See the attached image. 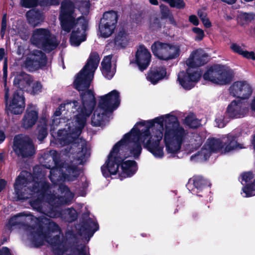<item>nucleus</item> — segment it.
<instances>
[{"instance_id":"obj_4","label":"nucleus","mask_w":255,"mask_h":255,"mask_svg":"<svg viewBox=\"0 0 255 255\" xmlns=\"http://www.w3.org/2000/svg\"><path fill=\"white\" fill-rule=\"evenodd\" d=\"M46 222L47 231L43 232L40 226L34 227H28L26 230L27 235L32 244L36 247L42 245L44 242L50 245L55 255H89L88 248L84 245H77V239L72 231H68L65 237L60 238L61 231L59 227L47 219Z\"/></svg>"},{"instance_id":"obj_24","label":"nucleus","mask_w":255,"mask_h":255,"mask_svg":"<svg viewBox=\"0 0 255 255\" xmlns=\"http://www.w3.org/2000/svg\"><path fill=\"white\" fill-rule=\"evenodd\" d=\"M26 17L29 23L34 27L38 26L44 19L42 14L34 9L29 10L26 13Z\"/></svg>"},{"instance_id":"obj_2","label":"nucleus","mask_w":255,"mask_h":255,"mask_svg":"<svg viewBox=\"0 0 255 255\" xmlns=\"http://www.w3.org/2000/svg\"><path fill=\"white\" fill-rule=\"evenodd\" d=\"M59 155L55 150L44 153L40 158L42 166L33 168L34 175L22 171L16 179L14 190L19 199L33 198L30 204L33 209L51 218L61 217L71 222L77 217L74 209L62 211L58 206L70 203L74 196L61 181H73L80 171L68 163L59 164Z\"/></svg>"},{"instance_id":"obj_34","label":"nucleus","mask_w":255,"mask_h":255,"mask_svg":"<svg viewBox=\"0 0 255 255\" xmlns=\"http://www.w3.org/2000/svg\"><path fill=\"white\" fill-rule=\"evenodd\" d=\"M244 197H249L255 195V180L251 184H247L242 189Z\"/></svg>"},{"instance_id":"obj_48","label":"nucleus","mask_w":255,"mask_h":255,"mask_svg":"<svg viewBox=\"0 0 255 255\" xmlns=\"http://www.w3.org/2000/svg\"><path fill=\"white\" fill-rule=\"evenodd\" d=\"M198 15L201 18V19H203L204 18L206 17V13L203 10H200L198 12Z\"/></svg>"},{"instance_id":"obj_51","label":"nucleus","mask_w":255,"mask_h":255,"mask_svg":"<svg viewBox=\"0 0 255 255\" xmlns=\"http://www.w3.org/2000/svg\"><path fill=\"white\" fill-rule=\"evenodd\" d=\"M144 17V16L143 15L139 14V17H137L135 20H136V22L138 23H143L144 22V20H143Z\"/></svg>"},{"instance_id":"obj_5","label":"nucleus","mask_w":255,"mask_h":255,"mask_svg":"<svg viewBox=\"0 0 255 255\" xmlns=\"http://www.w3.org/2000/svg\"><path fill=\"white\" fill-rule=\"evenodd\" d=\"M90 5L89 1L87 0H76L74 3L65 0L61 3L59 16L62 31L66 33L72 30L70 42L73 46H78L86 40L87 21L79 14H87Z\"/></svg>"},{"instance_id":"obj_21","label":"nucleus","mask_w":255,"mask_h":255,"mask_svg":"<svg viewBox=\"0 0 255 255\" xmlns=\"http://www.w3.org/2000/svg\"><path fill=\"white\" fill-rule=\"evenodd\" d=\"M110 114L99 104L92 117L91 124L93 126L100 127L108 120V115Z\"/></svg>"},{"instance_id":"obj_31","label":"nucleus","mask_w":255,"mask_h":255,"mask_svg":"<svg viewBox=\"0 0 255 255\" xmlns=\"http://www.w3.org/2000/svg\"><path fill=\"white\" fill-rule=\"evenodd\" d=\"M116 27L100 22L99 31L102 37L107 38L111 36L114 32Z\"/></svg>"},{"instance_id":"obj_10","label":"nucleus","mask_w":255,"mask_h":255,"mask_svg":"<svg viewBox=\"0 0 255 255\" xmlns=\"http://www.w3.org/2000/svg\"><path fill=\"white\" fill-rule=\"evenodd\" d=\"M151 50L158 59L168 61L178 57L180 55V45L172 44L160 41L155 42L151 46Z\"/></svg>"},{"instance_id":"obj_44","label":"nucleus","mask_w":255,"mask_h":255,"mask_svg":"<svg viewBox=\"0 0 255 255\" xmlns=\"http://www.w3.org/2000/svg\"><path fill=\"white\" fill-rule=\"evenodd\" d=\"M0 255H11L9 249L6 247H3L0 250Z\"/></svg>"},{"instance_id":"obj_50","label":"nucleus","mask_w":255,"mask_h":255,"mask_svg":"<svg viewBox=\"0 0 255 255\" xmlns=\"http://www.w3.org/2000/svg\"><path fill=\"white\" fill-rule=\"evenodd\" d=\"M250 107L252 110L255 112V95L253 97L250 104Z\"/></svg>"},{"instance_id":"obj_33","label":"nucleus","mask_w":255,"mask_h":255,"mask_svg":"<svg viewBox=\"0 0 255 255\" xmlns=\"http://www.w3.org/2000/svg\"><path fill=\"white\" fill-rule=\"evenodd\" d=\"M205 181L202 177L196 176L189 180L187 186L189 188L190 186L193 184L196 188L199 189L202 188L205 185Z\"/></svg>"},{"instance_id":"obj_7","label":"nucleus","mask_w":255,"mask_h":255,"mask_svg":"<svg viewBox=\"0 0 255 255\" xmlns=\"http://www.w3.org/2000/svg\"><path fill=\"white\" fill-rule=\"evenodd\" d=\"M208 55L201 49L192 52L186 60V64L188 68L186 72H180L178 75L179 84L185 90H190L194 87L199 80L201 73L195 67L205 64L208 60Z\"/></svg>"},{"instance_id":"obj_47","label":"nucleus","mask_w":255,"mask_h":255,"mask_svg":"<svg viewBox=\"0 0 255 255\" xmlns=\"http://www.w3.org/2000/svg\"><path fill=\"white\" fill-rule=\"evenodd\" d=\"M201 20L205 27L208 28L211 27V23L207 17L202 19Z\"/></svg>"},{"instance_id":"obj_11","label":"nucleus","mask_w":255,"mask_h":255,"mask_svg":"<svg viewBox=\"0 0 255 255\" xmlns=\"http://www.w3.org/2000/svg\"><path fill=\"white\" fill-rule=\"evenodd\" d=\"M13 84L16 89H20L33 95L42 91L41 83L38 81H33L29 75L23 72L16 75Z\"/></svg>"},{"instance_id":"obj_45","label":"nucleus","mask_w":255,"mask_h":255,"mask_svg":"<svg viewBox=\"0 0 255 255\" xmlns=\"http://www.w3.org/2000/svg\"><path fill=\"white\" fill-rule=\"evenodd\" d=\"M159 22L158 19L156 18H153V23H151L150 25V26L151 28H152L153 29H155L157 28H158L159 26Z\"/></svg>"},{"instance_id":"obj_27","label":"nucleus","mask_w":255,"mask_h":255,"mask_svg":"<svg viewBox=\"0 0 255 255\" xmlns=\"http://www.w3.org/2000/svg\"><path fill=\"white\" fill-rule=\"evenodd\" d=\"M48 124L46 117L43 116L40 120L39 123L36 128L37 138L42 140L47 135Z\"/></svg>"},{"instance_id":"obj_12","label":"nucleus","mask_w":255,"mask_h":255,"mask_svg":"<svg viewBox=\"0 0 255 255\" xmlns=\"http://www.w3.org/2000/svg\"><path fill=\"white\" fill-rule=\"evenodd\" d=\"M13 150L19 156L27 157L35 154V149L31 139L26 136L18 135L14 137Z\"/></svg>"},{"instance_id":"obj_52","label":"nucleus","mask_w":255,"mask_h":255,"mask_svg":"<svg viewBox=\"0 0 255 255\" xmlns=\"http://www.w3.org/2000/svg\"><path fill=\"white\" fill-rule=\"evenodd\" d=\"M160 8L161 11L162 13L166 14L167 13V12L168 11V8L164 5H161L160 6Z\"/></svg>"},{"instance_id":"obj_39","label":"nucleus","mask_w":255,"mask_h":255,"mask_svg":"<svg viewBox=\"0 0 255 255\" xmlns=\"http://www.w3.org/2000/svg\"><path fill=\"white\" fill-rule=\"evenodd\" d=\"M231 48L234 52H236L240 55L243 54L245 50L240 45L235 43H233L231 45Z\"/></svg>"},{"instance_id":"obj_43","label":"nucleus","mask_w":255,"mask_h":255,"mask_svg":"<svg viewBox=\"0 0 255 255\" xmlns=\"http://www.w3.org/2000/svg\"><path fill=\"white\" fill-rule=\"evenodd\" d=\"M189 21L195 25H197L199 23L197 17L194 15H191L189 17Z\"/></svg>"},{"instance_id":"obj_28","label":"nucleus","mask_w":255,"mask_h":255,"mask_svg":"<svg viewBox=\"0 0 255 255\" xmlns=\"http://www.w3.org/2000/svg\"><path fill=\"white\" fill-rule=\"evenodd\" d=\"M42 4L56 5L59 4V0H39ZM38 0H21L20 3L23 7L29 8L37 5Z\"/></svg>"},{"instance_id":"obj_40","label":"nucleus","mask_w":255,"mask_h":255,"mask_svg":"<svg viewBox=\"0 0 255 255\" xmlns=\"http://www.w3.org/2000/svg\"><path fill=\"white\" fill-rule=\"evenodd\" d=\"M241 55L249 59L255 60V53L252 51L249 52L248 51L244 50L243 54Z\"/></svg>"},{"instance_id":"obj_6","label":"nucleus","mask_w":255,"mask_h":255,"mask_svg":"<svg viewBox=\"0 0 255 255\" xmlns=\"http://www.w3.org/2000/svg\"><path fill=\"white\" fill-rule=\"evenodd\" d=\"M236 138L237 137L232 133L224 135L220 138H208L201 150L192 155L190 159L195 161H204L213 152L225 154L235 149L242 148V145L237 142Z\"/></svg>"},{"instance_id":"obj_42","label":"nucleus","mask_w":255,"mask_h":255,"mask_svg":"<svg viewBox=\"0 0 255 255\" xmlns=\"http://www.w3.org/2000/svg\"><path fill=\"white\" fill-rule=\"evenodd\" d=\"M194 136L196 138L195 139V141L196 142V143H195L196 147H198L201 145V144L203 142V139L200 136H199V135H198L197 134H195L194 135Z\"/></svg>"},{"instance_id":"obj_49","label":"nucleus","mask_w":255,"mask_h":255,"mask_svg":"<svg viewBox=\"0 0 255 255\" xmlns=\"http://www.w3.org/2000/svg\"><path fill=\"white\" fill-rule=\"evenodd\" d=\"M6 181L3 179L0 180V192L5 187Z\"/></svg>"},{"instance_id":"obj_32","label":"nucleus","mask_w":255,"mask_h":255,"mask_svg":"<svg viewBox=\"0 0 255 255\" xmlns=\"http://www.w3.org/2000/svg\"><path fill=\"white\" fill-rule=\"evenodd\" d=\"M184 123L186 125L191 128H197L201 124L200 121L196 119L193 114L188 115L185 118Z\"/></svg>"},{"instance_id":"obj_30","label":"nucleus","mask_w":255,"mask_h":255,"mask_svg":"<svg viewBox=\"0 0 255 255\" xmlns=\"http://www.w3.org/2000/svg\"><path fill=\"white\" fill-rule=\"evenodd\" d=\"M128 42L127 33L124 30L119 31L115 38V43L116 45L120 47H125Z\"/></svg>"},{"instance_id":"obj_60","label":"nucleus","mask_w":255,"mask_h":255,"mask_svg":"<svg viewBox=\"0 0 255 255\" xmlns=\"http://www.w3.org/2000/svg\"><path fill=\"white\" fill-rule=\"evenodd\" d=\"M85 193H82V194H80V195H81V196H84V195H85Z\"/></svg>"},{"instance_id":"obj_56","label":"nucleus","mask_w":255,"mask_h":255,"mask_svg":"<svg viewBox=\"0 0 255 255\" xmlns=\"http://www.w3.org/2000/svg\"><path fill=\"white\" fill-rule=\"evenodd\" d=\"M5 99L6 102H7V98H8V89H6L5 88Z\"/></svg>"},{"instance_id":"obj_59","label":"nucleus","mask_w":255,"mask_h":255,"mask_svg":"<svg viewBox=\"0 0 255 255\" xmlns=\"http://www.w3.org/2000/svg\"><path fill=\"white\" fill-rule=\"evenodd\" d=\"M4 155L3 153H0V161H2L4 158Z\"/></svg>"},{"instance_id":"obj_54","label":"nucleus","mask_w":255,"mask_h":255,"mask_svg":"<svg viewBox=\"0 0 255 255\" xmlns=\"http://www.w3.org/2000/svg\"><path fill=\"white\" fill-rule=\"evenodd\" d=\"M5 135L3 131H0V142H2L5 139Z\"/></svg>"},{"instance_id":"obj_35","label":"nucleus","mask_w":255,"mask_h":255,"mask_svg":"<svg viewBox=\"0 0 255 255\" xmlns=\"http://www.w3.org/2000/svg\"><path fill=\"white\" fill-rule=\"evenodd\" d=\"M75 107L70 108L68 110L65 109V111L62 112V115L64 116V118H66L67 121L69 120L70 122H75L76 115L78 114ZM67 123V121H66Z\"/></svg>"},{"instance_id":"obj_23","label":"nucleus","mask_w":255,"mask_h":255,"mask_svg":"<svg viewBox=\"0 0 255 255\" xmlns=\"http://www.w3.org/2000/svg\"><path fill=\"white\" fill-rule=\"evenodd\" d=\"M112 56L108 55L104 57L102 62L103 75L107 79H111L114 75L116 72V66L111 62Z\"/></svg>"},{"instance_id":"obj_19","label":"nucleus","mask_w":255,"mask_h":255,"mask_svg":"<svg viewBox=\"0 0 255 255\" xmlns=\"http://www.w3.org/2000/svg\"><path fill=\"white\" fill-rule=\"evenodd\" d=\"M38 118V109L34 105H29L21 121V126L25 129L31 128Z\"/></svg>"},{"instance_id":"obj_41","label":"nucleus","mask_w":255,"mask_h":255,"mask_svg":"<svg viewBox=\"0 0 255 255\" xmlns=\"http://www.w3.org/2000/svg\"><path fill=\"white\" fill-rule=\"evenodd\" d=\"M6 14H4L3 16L2 19V22H1V34L3 36L5 32V30L6 29Z\"/></svg>"},{"instance_id":"obj_22","label":"nucleus","mask_w":255,"mask_h":255,"mask_svg":"<svg viewBox=\"0 0 255 255\" xmlns=\"http://www.w3.org/2000/svg\"><path fill=\"white\" fill-rule=\"evenodd\" d=\"M167 72L165 67L160 66L151 69L147 73V80L152 84H156L159 81L166 78Z\"/></svg>"},{"instance_id":"obj_36","label":"nucleus","mask_w":255,"mask_h":255,"mask_svg":"<svg viewBox=\"0 0 255 255\" xmlns=\"http://www.w3.org/2000/svg\"><path fill=\"white\" fill-rule=\"evenodd\" d=\"M192 31L195 33V40L196 41H201L203 39L205 36L204 31L198 28V27H194L192 29Z\"/></svg>"},{"instance_id":"obj_16","label":"nucleus","mask_w":255,"mask_h":255,"mask_svg":"<svg viewBox=\"0 0 255 255\" xmlns=\"http://www.w3.org/2000/svg\"><path fill=\"white\" fill-rule=\"evenodd\" d=\"M46 63L45 55L40 50H33L27 56L25 66L30 71L35 70L44 66Z\"/></svg>"},{"instance_id":"obj_18","label":"nucleus","mask_w":255,"mask_h":255,"mask_svg":"<svg viewBox=\"0 0 255 255\" xmlns=\"http://www.w3.org/2000/svg\"><path fill=\"white\" fill-rule=\"evenodd\" d=\"M151 57V54L148 49L145 46L140 45L136 52L134 61H131L130 63H135L139 69L142 71L149 66Z\"/></svg>"},{"instance_id":"obj_14","label":"nucleus","mask_w":255,"mask_h":255,"mask_svg":"<svg viewBox=\"0 0 255 255\" xmlns=\"http://www.w3.org/2000/svg\"><path fill=\"white\" fill-rule=\"evenodd\" d=\"M99 104L111 113L120 104V93L114 90L105 96H101Z\"/></svg>"},{"instance_id":"obj_29","label":"nucleus","mask_w":255,"mask_h":255,"mask_svg":"<svg viewBox=\"0 0 255 255\" xmlns=\"http://www.w3.org/2000/svg\"><path fill=\"white\" fill-rule=\"evenodd\" d=\"M255 17V14L252 12H240L238 17L239 23L244 26L251 22Z\"/></svg>"},{"instance_id":"obj_8","label":"nucleus","mask_w":255,"mask_h":255,"mask_svg":"<svg viewBox=\"0 0 255 255\" xmlns=\"http://www.w3.org/2000/svg\"><path fill=\"white\" fill-rule=\"evenodd\" d=\"M30 42L32 44L47 52L56 48L59 44L55 37L51 36L49 30L45 28L34 29Z\"/></svg>"},{"instance_id":"obj_55","label":"nucleus","mask_w":255,"mask_h":255,"mask_svg":"<svg viewBox=\"0 0 255 255\" xmlns=\"http://www.w3.org/2000/svg\"><path fill=\"white\" fill-rule=\"evenodd\" d=\"M223 1L228 3L229 4H232L234 3L236 0H222Z\"/></svg>"},{"instance_id":"obj_1","label":"nucleus","mask_w":255,"mask_h":255,"mask_svg":"<svg viewBox=\"0 0 255 255\" xmlns=\"http://www.w3.org/2000/svg\"><path fill=\"white\" fill-rule=\"evenodd\" d=\"M187 134L188 131L180 125L177 118L170 114L137 122L114 146L101 167L102 174L107 178L118 172L121 180L130 177L137 171V164L135 161L125 158H138L141 152V144L155 158H161L164 156L161 144L163 138L167 153L172 156L180 151Z\"/></svg>"},{"instance_id":"obj_57","label":"nucleus","mask_w":255,"mask_h":255,"mask_svg":"<svg viewBox=\"0 0 255 255\" xmlns=\"http://www.w3.org/2000/svg\"><path fill=\"white\" fill-rule=\"evenodd\" d=\"M150 3L153 5H157L158 1L157 0H149Z\"/></svg>"},{"instance_id":"obj_38","label":"nucleus","mask_w":255,"mask_h":255,"mask_svg":"<svg viewBox=\"0 0 255 255\" xmlns=\"http://www.w3.org/2000/svg\"><path fill=\"white\" fill-rule=\"evenodd\" d=\"M241 183L244 185L253 178V175L251 172H246L241 175Z\"/></svg>"},{"instance_id":"obj_17","label":"nucleus","mask_w":255,"mask_h":255,"mask_svg":"<svg viewBox=\"0 0 255 255\" xmlns=\"http://www.w3.org/2000/svg\"><path fill=\"white\" fill-rule=\"evenodd\" d=\"M23 90L14 91L7 107L8 110L12 114L18 115L21 114L25 107L24 98L23 95Z\"/></svg>"},{"instance_id":"obj_13","label":"nucleus","mask_w":255,"mask_h":255,"mask_svg":"<svg viewBox=\"0 0 255 255\" xmlns=\"http://www.w3.org/2000/svg\"><path fill=\"white\" fill-rule=\"evenodd\" d=\"M230 94L241 99H248L252 94L253 88L250 83L245 81L234 82L230 87Z\"/></svg>"},{"instance_id":"obj_20","label":"nucleus","mask_w":255,"mask_h":255,"mask_svg":"<svg viewBox=\"0 0 255 255\" xmlns=\"http://www.w3.org/2000/svg\"><path fill=\"white\" fill-rule=\"evenodd\" d=\"M98 229L99 226L96 220L89 218L81 225L79 233L85 239L88 238V241Z\"/></svg>"},{"instance_id":"obj_37","label":"nucleus","mask_w":255,"mask_h":255,"mask_svg":"<svg viewBox=\"0 0 255 255\" xmlns=\"http://www.w3.org/2000/svg\"><path fill=\"white\" fill-rule=\"evenodd\" d=\"M227 122V121L224 120V117L223 115L218 116L215 120L216 126L220 128L224 127Z\"/></svg>"},{"instance_id":"obj_25","label":"nucleus","mask_w":255,"mask_h":255,"mask_svg":"<svg viewBox=\"0 0 255 255\" xmlns=\"http://www.w3.org/2000/svg\"><path fill=\"white\" fill-rule=\"evenodd\" d=\"M33 216L26 213H20L10 218L7 226L11 228L17 225L23 224L29 220H32Z\"/></svg>"},{"instance_id":"obj_3","label":"nucleus","mask_w":255,"mask_h":255,"mask_svg":"<svg viewBox=\"0 0 255 255\" xmlns=\"http://www.w3.org/2000/svg\"><path fill=\"white\" fill-rule=\"evenodd\" d=\"M100 60L98 53H92L87 63L76 77L74 83L75 88L79 91H86L81 94V104L77 101L61 104L49 123L51 134L56 144L64 146L71 143V149L77 148L78 151L74 157L80 164L85 162L90 155L86 141L79 136L95 106L93 92L87 90L94 78Z\"/></svg>"},{"instance_id":"obj_15","label":"nucleus","mask_w":255,"mask_h":255,"mask_svg":"<svg viewBox=\"0 0 255 255\" xmlns=\"http://www.w3.org/2000/svg\"><path fill=\"white\" fill-rule=\"evenodd\" d=\"M249 112L248 104L240 100L233 101L228 106L227 114L231 118H242Z\"/></svg>"},{"instance_id":"obj_58","label":"nucleus","mask_w":255,"mask_h":255,"mask_svg":"<svg viewBox=\"0 0 255 255\" xmlns=\"http://www.w3.org/2000/svg\"><path fill=\"white\" fill-rule=\"evenodd\" d=\"M252 143H253V145L254 146V149L255 150V135L253 137V141H252Z\"/></svg>"},{"instance_id":"obj_46","label":"nucleus","mask_w":255,"mask_h":255,"mask_svg":"<svg viewBox=\"0 0 255 255\" xmlns=\"http://www.w3.org/2000/svg\"><path fill=\"white\" fill-rule=\"evenodd\" d=\"M7 59H5L4 61V64L3 67V77L6 78L7 77Z\"/></svg>"},{"instance_id":"obj_9","label":"nucleus","mask_w":255,"mask_h":255,"mask_svg":"<svg viewBox=\"0 0 255 255\" xmlns=\"http://www.w3.org/2000/svg\"><path fill=\"white\" fill-rule=\"evenodd\" d=\"M233 77V71L225 66L216 65L211 67L203 75V78L213 83L225 85Z\"/></svg>"},{"instance_id":"obj_53","label":"nucleus","mask_w":255,"mask_h":255,"mask_svg":"<svg viewBox=\"0 0 255 255\" xmlns=\"http://www.w3.org/2000/svg\"><path fill=\"white\" fill-rule=\"evenodd\" d=\"M5 51L3 48L0 49V60H2L4 56Z\"/></svg>"},{"instance_id":"obj_26","label":"nucleus","mask_w":255,"mask_h":255,"mask_svg":"<svg viewBox=\"0 0 255 255\" xmlns=\"http://www.w3.org/2000/svg\"><path fill=\"white\" fill-rule=\"evenodd\" d=\"M117 21V13L115 11L111 10L106 11L103 14V17L101 18L100 22L116 27Z\"/></svg>"}]
</instances>
